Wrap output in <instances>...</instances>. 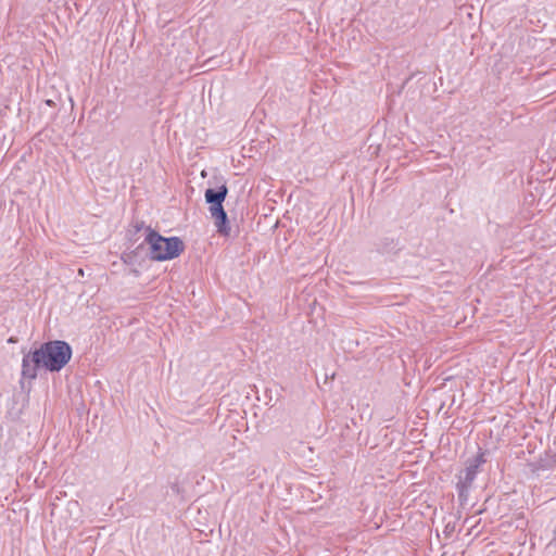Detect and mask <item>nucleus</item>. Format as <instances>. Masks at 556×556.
Masks as SVG:
<instances>
[{"instance_id": "obj_2", "label": "nucleus", "mask_w": 556, "mask_h": 556, "mask_svg": "<svg viewBox=\"0 0 556 556\" xmlns=\"http://www.w3.org/2000/svg\"><path fill=\"white\" fill-rule=\"evenodd\" d=\"M35 355L39 356L42 368L59 371L70 362L72 349L65 341H50L36 350Z\"/></svg>"}, {"instance_id": "obj_3", "label": "nucleus", "mask_w": 556, "mask_h": 556, "mask_svg": "<svg viewBox=\"0 0 556 556\" xmlns=\"http://www.w3.org/2000/svg\"><path fill=\"white\" fill-rule=\"evenodd\" d=\"M228 189L223 185L217 190L206 189L204 194L205 201L210 204L208 210L212 218L214 219L217 231L224 236H228L230 231L227 214L223 207V202L225 201Z\"/></svg>"}, {"instance_id": "obj_4", "label": "nucleus", "mask_w": 556, "mask_h": 556, "mask_svg": "<svg viewBox=\"0 0 556 556\" xmlns=\"http://www.w3.org/2000/svg\"><path fill=\"white\" fill-rule=\"evenodd\" d=\"M42 367L39 356L33 353H28L23 357L22 375L27 379H35L37 377V370Z\"/></svg>"}, {"instance_id": "obj_5", "label": "nucleus", "mask_w": 556, "mask_h": 556, "mask_svg": "<svg viewBox=\"0 0 556 556\" xmlns=\"http://www.w3.org/2000/svg\"><path fill=\"white\" fill-rule=\"evenodd\" d=\"M481 458H476L473 464H470L466 469H465V477H464V482L465 484H470L473 479H475V476H476V472H477V469L479 467V465L481 464Z\"/></svg>"}, {"instance_id": "obj_6", "label": "nucleus", "mask_w": 556, "mask_h": 556, "mask_svg": "<svg viewBox=\"0 0 556 556\" xmlns=\"http://www.w3.org/2000/svg\"><path fill=\"white\" fill-rule=\"evenodd\" d=\"M554 539L556 540V527H555V530H554Z\"/></svg>"}, {"instance_id": "obj_1", "label": "nucleus", "mask_w": 556, "mask_h": 556, "mask_svg": "<svg viewBox=\"0 0 556 556\" xmlns=\"http://www.w3.org/2000/svg\"><path fill=\"white\" fill-rule=\"evenodd\" d=\"M146 231L147 236L144 242L149 244L151 260H173L184 251V242L179 238H164L150 227H148Z\"/></svg>"}]
</instances>
